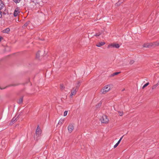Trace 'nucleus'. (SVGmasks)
I'll return each mask as SVG.
<instances>
[{
    "label": "nucleus",
    "instance_id": "f257e3e1",
    "mask_svg": "<svg viewBox=\"0 0 159 159\" xmlns=\"http://www.w3.org/2000/svg\"><path fill=\"white\" fill-rule=\"evenodd\" d=\"M41 134V130L39 126L38 125L36 130L34 136V139L36 140H38L39 139Z\"/></svg>",
    "mask_w": 159,
    "mask_h": 159
},
{
    "label": "nucleus",
    "instance_id": "f03ea898",
    "mask_svg": "<svg viewBox=\"0 0 159 159\" xmlns=\"http://www.w3.org/2000/svg\"><path fill=\"white\" fill-rule=\"evenodd\" d=\"M33 27V25L30 21L26 22L22 26L23 28L24 29L26 28L28 29H32Z\"/></svg>",
    "mask_w": 159,
    "mask_h": 159
},
{
    "label": "nucleus",
    "instance_id": "7ed1b4c3",
    "mask_svg": "<svg viewBox=\"0 0 159 159\" xmlns=\"http://www.w3.org/2000/svg\"><path fill=\"white\" fill-rule=\"evenodd\" d=\"M100 120L102 123H107L108 122L109 120L106 116L103 115L100 118Z\"/></svg>",
    "mask_w": 159,
    "mask_h": 159
},
{
    "label": "nucleus",
    "instance_id": "20e7f679",
    "mask_svg": "<svg viewBox=\"0 0 159 159\" xmlns=\"http://www.w3.org/2000/svg\"><path fill=\"white\" fill-rule=\"evenodd\" d=\"M159 45V42H154L153 43H146L144 44L143 46V48H149L152 45Z\"/></svg>",
    "mask_w": 159,
    "mask_h": 159
},
{
    "label": "nucleus",
    "instance_id": "39448f33",
    "mask_svg": "<svg viewBox=\"0 0 159 159\" xmlns=\"http://www.w3.org/2000/svg\"><path fill=\"white\" fill-rule=\"evenodd\" d=\"M110 87L108 85L106 86L101 90V92L103 94H105L107 92L110 90Z\"/></svg>",
    "mask_w": 159,
    "mask_h": 159
},
{
    "label": "nucleus",
    "instance_id": "423d86ee",
    "mask_svg": "<svg viewBox=\"0 0 159 159\" xmlns=\"http://www.w3.org/2000/svg\"><path fill=\"white\" fill-rule=\"evenodd\" d=\"M78 90V88H73L71 91V93L70 96V97L72 98L73 96L75 95Z\"/></svg>",
    "mask_w": 159,
    "mask_h": 159
},
{
    "label": "nucleus",
    "instance_id": "0eeeda50",
    "mask_svg": "<svg viewBox=\"0 0 159 159\" xmlns=\"http://www.w3.org/2000/svg\"><path fill=\"white\" fill-rule=\"evenodd\" d=\"M74 129V126L72 124H70L69 125L68 127V132L70 133L72 132V131Z\"/></svg>",
    "mask_w": 159,
    "mask_h": 159
},
{
    "label": "nucleus",
    "instance_id": "6e6552de",
    "mask_svg": "<svg viewBox=\"0 0 159 159\" xmlns=\"http://www.w3.org/2000/svg\"><path fill=\"white\" fill-rule=\"evenodd\" d=\"M20 12V9L18 8H16L15 10L14 13L13 15L15 17L17 16Z\"/></svg>",
    "mask_w": 159,
    "mask_h": 159
},
{
    "label": "nucleus",
    "instance_id": "1a4fd4ad",
    "mask_svg": "<svg viewBox=\"0 0 159 159\" xmlns=\"http://www.w3.org/2000/svg\"><path fill=\"white\" fill-rule=\"evenodd\" d=\"M111 47L116 48H119L120 47V45L118 44H111L108 45V48H109Z\"/></svg>",
    "mask_w": 159,
    "mask_h": 159
},
{
    "label": "nucleus",
    "instance_id": "9d476101",
    "mask_svg": "<svg viewBox=\"0 0 159 159\" xmlns=\"http://www.w3.org/2000/svg\"><path fill=\"white\" fill-rule=\"evenodd\" d=\"M105 44V43L104 42H101L96 44V46L98 47H100Z\"/></svg>",
    "mask_w": 159,
    "mask_h": 159
},
{
    "label": "nucleus",
    "instance_id": "9b49d317",
    "mask_svg": "<svg viewBox=\"0 0 159 159\" xmlns=\"http://www.w3.org/2000/svg\"><path fill=\"white\" fill-rule=\"evenodd\" d=\"M5 6L3 2L0 0V10H2Z\"/></svg>",
    "mask_w": 159,
    "mask_h": 159
},
{
    "label": "nucleus",
    "instance_id": "f8f14e48",
    "mask_svg": "<svg viewBox=\"0 0 159 159\" xmlns=\"http://www.w3.org/2000/svg\"><path fill=\"white\" fill-rule=\"evenodd\" d=\"M64 121V119H60L57 125H60V126L63 123Z\"/></svg>",
    "mask_w": 159,
    "mask_h": 159
},
{
    "label": "nucleus",
    "instance_id": "ddd939ff",
    "mask_svg": "<svg viewBox=\"0 0 159 159\" xmlns=\"http://www.w3.org/2000/svg\"><path fill=\"white\" fill-rule=\"evenodd\" d=\"M124 1L123 0H119L117 2L116 5V6H119L120 5V4L123 2Z\"/></svg>",
    "mask_w": 159,
    "mask_h": 159
},
{
    "label": "nucleus",
    "instance_id": "4468645a",
    "mask_svg": "<svg viewBox=\"0 0 159 159\" xmlns=\"http://www.w3.org/2000/svg\"><path fill=\"white\" fill-rule=\"evenodd\" d=\"M23 100V97H21L18 100V103L20 104L22 103Z\"/></svg>",
    "mask_w": 159,
    "mask_h": 159
},
{
    "label": "nucleus",
    "instance_id": "2eb2a0df",
    "mask_svg": "<svg viewBox=\"0 0 159 159\" xmlns=\"http://www.w3.org/2000/svg\"><path fill=\"white\" fill-rule=\"evenodd\" d=\"M10 31V30L9 28H7L3 31L4 33H8Z\"/></svg>",
    "mask_w": 159,
    "mask_h": 159
},
{
    "label": "nucleus",
    "instance_id": "dca6fc26",
    "mask_svg": "<svg viewBox=\"0 0 159 159\" xmlns=\"http://www.w3.org/2000/svg\"><path fill=\"white\" fill-rule=\"evenodd\" d=\"M159 85V81L156 84L153 85L152 87V89H155Z\"/></svg>",
    "mask_w": 159,
    "mask_h": 159
},
{
    "label": "nucleus",
    "instance_id": "f3484780",
    "mask_svg": "<svg viewBox=\"0 0 159 159\" xmlns=\"http://www.w3.org/2000/svg\"><path fill=\"white\" fill-rule=\"evenodd\" d=\"M31 2L34 3L35 5H36L37 3L38 4L39 2V0H32Z\"/></svg>",
    "mask_w": 159,
    "mask_h": 159
},
{
    "label": "nucleus",
    "instance_id": "a211bd4d",
    "mask_svg": "<svg viewBox=\"0 0 159 159\" xmlns=\"http://www.w3.org/2000/svg\"><path fill=\"white\" fill-rule=\"evenodd\" d=\"M12 1L14 2L17 4L20 3L21 0H12Z\"/></svg>",
    "mask_w": 159,
    "mask_h": 159
},
{
    "label": "nucleus",
    "instance_id": "6ab92c4d",
    "mask_svg": "<svg viewBox=\"0 0 159 159\" xmlns=\"http://www.w3.org/2000/svg\"><path fill=\"white\" fill-rule=\"evenodd\" d=\"M40 51H39L36 53V57L37 58H39L40 56Z\"/></svg>",
    "mask_w": 159,
    "mask_h": 159
},
{
    "label": "nucleus",
    "instance_id": "aec40b11",
    "mask_svg": "<svg viewBox=\"0 0 159 159\" xmlns=\"http://www.w3.org/2000/svg\"><path fill=\"white\" fill-rule=\"evenodd\" d=\"M149 84V82H147L146 84H145L142 87V89H144L145 87L147 86Z\"/></svg>",
    "mask_w": 159,
    "mask_h": 159
},
{
    "label": "nucleus",
    "instance_id": "412c9836",
    "mask_svg": "<svg viewBox=\"0 0 159 159\" xmlns=\"http://www.w3.org/2000/svg\"><path fill=\"white\" fill-rule=\"evenodd\" d=\"M102 34L101 32H98V33H97L96 34L94 35L96 36H99L100 35Z\"/></svg>",
    "mask_w": 159,
    "mask_h": 159
},
{
    "label": "nucleus",
    "instance_id": "4be33fe9",
    "mask_svg": "<svg viewBox=\"0 0 159 159\" xmlns=\"http://www.w3.org/2000/svg\"><path fill=\"white\" fill-rule=\"evenodd\" d=\"M120 73V72H116L112 74L111 75H112V76H114V75H117L118 74Z\"/></svg>",
    "mask_w": 159,
    "mask_h": 159
},
{
    "label": "nucleus",
    "instance_id": "5701e85b",
    "mask_svg": "<svg viewBox=\"0 0 159 159\" xmlns=\"http://www.w3.org/2000/svg\"><path fill=\"white\" fill-rule=\"evenodd\" d=\"M118 112L119 113V115L120 116H123V111H119Z\"/></svg>",
    "mask_w": 159,
    "mask_h": 159
},
{
    "label": "nucleus",
    "instance_id": "b1692460",
    "mask_svg": "<svg viewBox=\"0 0 159 159\" xmlns=\"http://www.w3.org/2000/svg\"><path fill=\"white\" fill-rule=\"evenodd\" d=\"M80 81H78L77 83V84L76 86V88H77H77H78V87L80 86Z\"/></svg>",
    "mask_w": 159,
    "mask_h": 159
},
{
    "label": "nucleus",
    "instance_id": "393cba45",
    "mask_svg": "<svg viewBox=\"0 0 159 159\" xmlns=\"http://www.w3.org/2000/svg\"><path fill=\"white\" fill-rule=\"evenodd\" d=\"M67 113H68L67 111H65L64 113V116H66L67 114Z\"/></svg>",
    "mask_w": 159,
    "mask_h": 159
},
{
    "label": "nucleus",
    "instance_id": "a878e982",
    "mask_svg": "<svg viewBox=\"0 0 159 159\" xmlns=\"http://www.w3.org/2000/svg\"><path fill=\"white\" fill-rule=\"evenodd\" d=\"M61 89V90H63L64 88V87L63 84H61L60 85Z\"/></svg>",
    "mask_w": 159,
    "mask_h": 159
},
{
    "label": "nucleus",
    "instance_id": "bb28decb",
    "mask_svg": "<svg viewBox=\"0 0 159 159\" xmlns=\"http://www.w3.org/2000/svg\"><path fill=\"white\" fill-rule=\"evenodd\" d=\"M134 62V61L133 60H131L130 61L129 63L130 64L132 65L133 64Z\"/></svg>",
    "mask_w": 159,
    "mask_h": 159
},
{
    "label": "nucleus",
    "instance_id": "cd10ccee",
    "mask_svg": "<svg viewBox=\"0 0 159 159\" xmlns=\"http://www.w3.org/2000/svg\"><path fill=\"white\" fill-rule=\"evenodd\" d=\"M119 144L118 143H116V144H115V145H114V148H116L117 147L118 145Z\"/></svg>",
    "mask_w": 159,
    "mask_h": 159
},
{
    "label": "nucleus",
    "instance_id": "c85d7f7f",
    "mask_svg": "<svg viewBox=\"0 0 159 159\" xmlns=\"http://www.w3.org/2000/svg\"><path fill=\"white\" fill-rule=\"evenodd\" d=\"M16 120V118H15V117L13 118L12 119V120L11 122H13L15 121Z\"/></svg>",
    "mask_w": 159,
    "mask_h": 159
},
{
    "label": "nucleus",
    "instance_id": "c756f323",
    "mask_svg": "<svg viewBox=\"0 0 159 159\" xmlns=\"http://www.w3.org/2000/svg\"><path fill=\"white\" fill-rule=\"evenodd\" d=\"M121 141V140H119V141H118V142H117V143H118L119 144V143H120V142Z\"/></svg>",
    "mask_w": 159,
    "mask_h": 159
},
{
    "label": "nucleus",
    "instance_id": "7c9ffc66",
    "mask_svg": "<svg viewBox=\"0 0 159 159\" xmlns=\"http://www.w3.org/2000/svg\"><path fill=\"white\" fill-rule=\"evenodd\" d=\"M124 136V135H123V136H122L120 138V140H121L122 139L123 137Z\"/></svg>",
    "mask_w": 159,
    "mask_h": 159
},
{
    "label": "nucleus",
    "instance_id": "2f4dec72",
    "mask_svg": "<svg viewBox=\"0 0 159 159\" xmlns=\"http://www.w3.org/2000/svg\"><path fill=\"white\" fill-rule=\"evenodd\" d=\"M5 88H1V87H0V89H5Z\"/></svg>",
    "mask_w": 159,
    "mask_h": 159
},
{
    "label": "nucleus",
    "instance_id": "473e14b6",
    "mask_svg": "<svg viewBox=\"0 0 159 159\" xmlns=\"http://www.w3.org/2000/svg\"><path fill=\"white\" fill-rule=\"evenodd\" d=\"M2 39V38L1 37H0V41H1V39Z\"/></svg>",
    "mask_w": 159,
    "mask_h": 159
},
{
    "label": "nucleus",
    "instance_id": "72a5a7b5",
    "mask_svg": "<svg viewBox=\"0 0 159 159\" xmlns=\"http://www.w3.org/2000/svg\"><path fill=\"white\" fill-rule=\"evenodd\" d=\"M101 103H99L98 104L99 106H100L101 105Z\"/></svg>",
    "mask_w": 159,
    "mask_h": 159
}]
</instances>
